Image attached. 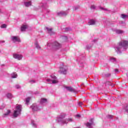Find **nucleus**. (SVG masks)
<instances>
[{
	"mask_svg": "<svg viewBox=\"0 0 128 128\" xmlns=\"http://www.w3.org/2000/svg\"><path fill=\"white\" fill-rule=\"evenodd\" d=\"M128 46V41L127 40H122L118 43V44L114 47V48L117 54H122L123 50H126Z\"/></svg>",
	"mask_w": 128,
	"mask_h": 128,
	"instance_id": "obj_1",
	"label": "nucleus"
},
{
	"mask_svg": "<svg viewBox=\"0 0 128 128\" xmlns=\"http://www.w3.org/2000/svg\"><path fill=\"white\" fill-rule=\"evenodd\" d=\"M64 118V116L60 115L59 117L58 118L57 122L62 126L64 124H67L68 122H74V120L72 118H68L66 119Z\"/></svg>",
	"mask_w": 128,
	"mask_h": 128,
	"instance_id": "obj_2",
	"label": "nucleus"
},
{
	"mask_svg": "<svg viewBox=\"0 0 128 128\" xmlns=\"http://www.w3.org/2000/svg\"><path fill=\"white\" fill-rule=\"evenodd\" d=\"M22 114V105H17L16 106V110L14 111L13 116L14 118H18Z\"/></svg>",
	"mask_w": 128,
	"mask_h": 128,
	"instance_id": "obj_3",
	"label": "nucleus"
},
{
	"mask_svg": "<svg viewBox=\"0 0 128 128\" xmlns=\"http://www.w3.org/2000/svg\"><path fill=\"white\" fill-rule=\"evenodd\" d=\"M32 112H38L41 110L42 107H40L36 104H33L30 107Z\"/></svg>",
	"mask_w": 128,
	"mask_h": 128,
	"instance_id": "obj_4",
	"label": "nucleus"
},
{
	"mask_svg": "<svg viewBox=\"0 0 128 128\" xmlns=\"http://www.w3.org/2000/svg\"><path fill=\"white\" fill-rule=\"evenodd\" d=\"M50 76L54 80H52L50 79H47L46 82H52V84H58V80H56V76L54 75H51Z\"/></svg>",
	"mask_w": 128,
	"mask_h": 128,
	"instance_id": "obj_5",
	"label": "nucleus"
},
{
	"mask_svg": "<svg viewBox=\"0 0 128 128\" xmlns=\"http://www.w3.org/2000/svg\"><path fill=\"white\" fill-rule=\"evenodd\" d=\"M54 48H55V50H58L60 48H62V44L58 43V42L56 41V42H54L53 43H52V44Z\"/></svg>",
	"mask_w": 128,
	"mask_h": 128,
	"instance_id": "obj_6",
	"label": "nucleus"
},
{
	"mask_svg": "<svg viewBox=\"0 0 128 128\" xmlns=\"http://www.w3.org/2000/svg\"><path fill=\"white\" fill-rule=\"evenodd\" d=\"M62 66L60 67V74H66V72L68 70V68H66V66H64V64H62Z\"/></svg>",
	"mask_w": 128,
	"mask_h": 128,
	"instance_id": "obj_7",
	"label": "nucleus"
},
{
	"mask_svg": "<svg viewBox=\"0 0 128 128\" xmlns=\"http://www.w3.org/2000/svg\"><path fill=\"white\" fill-rule=\"evenodd\" d=\"M90 122H87L86 126L88 128H93L92 126H94V118H92L90 120Z\"/></svg>",
	"mask_w": 128,
	"mask_h": 128,
	"instance_id": "obj_8",
	"label": "nucleus"
},
{
	"mask_svg": "<svg viewBox=\"0 0 128 128\" xmlns=\"http://www.w3.org/2000/svg\"><path fill=\"white\" fill-rule=\"evenodd\" d=\"M11 40L13 42H20V39L18 36H12L11 37Z\"/></svg>",
	"mask_w": 128,
	"mask_h": 128,
	"instance_id": "obj_9",
	"label": "nucleus"
},
{
	"mask_svg": "<svg viewBox=\"0 0 128 128\" xmlns=\"http://www.w3.org/2000/svg\"><path fill=\"white\" fill-rule=\"evenodd\" d=\"M68 11H61L57 13V14L58 16H68Z\"/></svg>",
	"mask_w": 128,
	"mask_h": 128,
	"instance_id": "obj_10",
	"label": "nucleus"
},
{
	"mask_svg": "<svg viewBox=\"0 0 128 128\" xmlns=\"http://www.w3.org/2000/svg\"><path fill=\"white\" fill-rule=\"evenodd\" d=\"M13 57L14 58L18 60H22V56L20 54H13Z\"/></svg>",
	"mask_w": 128,
	"mask_h": 128,
	"instance_id": "obj_11",
	"label": "nucleus"
},
{
	"mask_svg": "<svg viewBox=\"0 0 128 128\" xmlns=\"http://www.w3.org/2000/svg\"><path fill=\"white\" fill-rule=\"evenodd\" d=\"M65 88H66L68 92H76V90L72 88V86H66Z\"/></svg>",
	"mask_w": 128,
	"mask_h": 128,
	"instance_id": "obj_12",
	"label": "nucleus"
},
{
	"mask_svg": "<svg viewBox=\"0 0 128 128\" xmlns=\"http://www.w3.org/2000/svg\"><path fill=\"white\" fill-rule=\"evenodd\" d=\"M46 28L48 30V34H50V36H52L53 34H56L55 32H53L52 28H50L48 27H46Z\"/></svg>",
	"mask_w": 128,
	"mask_h": 128,
	"instance_id": "obj_13",
	"label": "nucleus"
},
{
	"mask_svg": "<svg viewBox=\"0 0 128 128\" xmlns=\"http://www.w3.org/2000/svg\"><path fill=\"white\" fill-rule=\"evenodd\" d=\"M96 21L93 19L90 20L88 22V26H94L96 24Z\"/></svg>",
	"mask_w": 128,
	"mask_h": 128,
	"instance_id": "obj_14",
	"label": "nucleus"
},
{
	"mask_svg": "<svg viewBox=\"0 0 128 128\" xmlns=\"http://www.w3.org/2000/svg\"><path fill=\"white\" fill-rule=\"evenodd\" d=\"M46 102H48L46 98H42L40 100V104H46Z\"/></svg>",
	"mask_w": 128,
	"mask_h": 128,
	"instance_id": "obj_15",
	"label": "nucleus"
},
{
	"mask_svg": "<svg viewBox=\"0 0 128 128\" xmlns=\"http://www.w3.org/2000/svg\"><path fill=\"white\" fill-rule=\"evenodd\" d=\"M24 4L25 6L28 8V6H32V1L24 2Z\"/></svg>",
	"mask_w": 128,
	"mask_h": 128,
	"instance_id": "obj_16",
	"label": "nucleus"
},
{
	"mask_svg": "<svg viewBox=\"0 0 128 128\" xmlns=\"http://www.w3.org/2000/svg\"><path fill=\"white\" fill-rule=\"evenodd\" d=\"M10 112H11L10 110H8L7 112L3 114L2 117L6 118V116H8V114H10Z\"/></svg>",
	"mask_w": 128,
	"mask_h": 128,
	"instance_id": "obj_17",
	"label": "nucleus"
},
{
	"mask_svg": "<svg viewBox=\"0 0 128 128\" xmlns=\"http://www.w3.org/2000/svg\"><path fill=\"white\" fill-rule=\"evenodd\" d=\"M28 28V26L26 25H23L21 27V32H24Z\"/></svg>",
	"mask_w": 128,
	"mask_h": 128,
	"instance_id": "obj_18",
	"label": "nucleus"
},
{
	"mask_svg": "<svg viewBox=\"0 0 128 128\" xmlns=\"http://www.w3.org/2000/svg\"><path fill=\"white\" fill-rule=\"evenodd\" d=\"M116 34H124V32L120 30H115Z\"/></svg>",
	"mask_w": 128,
	"mask_h": 128,
	"instance_id": "obj_19",
	"label": "nucleus"
},
{
	"mask_svg": "<svg viewBox=\"0 0 128 128\" xmlns=\"http://www.w3.org/2000/svg\"><path fill=\"white\" fill-rule=\"evenodd\" d=\"M12 78H18V74L16 73H12L11 74Z\"/></svg>",
	"mask_w": 128,
	"mask_h": 128,
	"instance_id": "obj_20",
	"label": "nucleus"
},
{
	"mask_svg": "<svg viewBox=\"0 0 128 128\" xmlns=\"http://www.w3.org/2000/svg\"><path fill=\"white\" fill-rule=\"evenodd\" d=\"M35 46L38 50H40V46L38 44V42H35Z\"/></svg>",
	"mask_w": 128,
	"mask_h": 128,
	"instance_id": "obj_21",
	"label": "nucleus"
},
{
	"mask_svg": "<svg viewBox=\"0 0 128 128\" xmlns=\"http://www.w3.org/2000/svg\"><path fill=\"white\" fill-rule=\"evenodd\" d=\"M121 18L124 19L128 18V14H122Z\"/></svg>",
	"mask_w": 128,
	"mask_h": 128,
	"instance_id": "obj_22",
	"label": "nucleus"
},
{
	"mask_svg": "<svg viewBox=\"0 0 128 128\" xmlns=\"http://www.w3.org/2000/svg\"><path fill=\"white\" fill-rule=\"evenodd\" d=\"M6 96L8 98H12V94L10 93H8L6 94Z\"/></svg>",
	"mask_w": 128,
	"mask_h": 128,
	"instance_id": "obj_23",
	"label": "nucleus"
},
{
	"mask_svg": "<svg viewBox=\"0 0 128 128\" xmlns=\"http://www.w3.org/2000/svg\"><path fill=\"white\" fill-rule=\"evenodd\" d=\"M31 124H32L34 128H36V124L34 121H32Z\"/></svg>",
	"mask_w": 128,
	"mask_h": 128,
	"instance_id": "obj_24",
	"label": "nucleus"
},
{
	"mask_svg": "<svg viewBox=\"0 0 128 128\" xmlns=\"http://www.w3.org/2000/svg\"><path fill=\"white\" fill-rule=\"evenodd\" d=\"M92 48V45H87L86 46V50H90Z\"/></svg>",
	"mask_w": 128,
	"mask_h": 128,
	"instance_id": "obj_25",
	"label": "nucleus"
},
{
	"mask_svg": "<svg viewBox=\"0 0 128 128\" xmlns=\"http://www.w3.org/2000/svg\"><path fill=\"white\" fill-rule=\"evenodd\" d=\"M1 28H6V24H2L0 26Z\"/></svg>",
	"mask_w": 128,
	"mask_h": 128,
	"instance_id": "obj_26",
	"label": "nucleus"
},
{
	"mask_svg": "<svg viewBox=\"0 0 128 128\" xmlns=\"http://www.w3.org/2000/svg\"><path fill=\"white\" fill-rule=\"evenodd\" d=\"M30 98H26V104H28V102H30Z\"/></svg>",
	"mask_w": 128,
	"mask_h": 128,
	"instance_id": "obj_27",
	"label": "nucleus"
},
{
	"mask_svg": "<svg viewBox=\"0 0 128 128\" xmlns=\"http://www.w3.org/2000/svg\"><path fill=\"white\" fill-rule=\"evenodd\" d=\"M62 38L64 40V42H66V40H68V37L66 36H62Z\"/></svg>",
	"mask_w": 128,
	"mask_h": 128,
	"instance_id": "obj_28",
	"label": "nucleus"
},
{
	"mask_svg": "<svg viewBox=\"0 0 128 128\" xmlns=\"http://www.w3.org/2000/svg\"><path fill=\"white\" fill-rule=\"evenodd\" d=\"M106 118H114V116H112V115H108L106 116Z\"/></svg>",
	"mask_w": 128,
	"mask_h": 128,
	"instance_id": "obj_29",
	"label": "nucleus"
},
{
	"mask_svg": "<svg viewBox=\"0 0 128 128\" xmlns=\"http://www.w3.org/2000/svg\"><path fill=\"white\" fill-rule=\"evenodd\" d=\"M42 8H44L46 9V10L47 12H50V10H48V9H46V8L44 7V6L42 5Z\"/></svg>",
	"mask_w": 128,
	"mask_h": 128,
	"instance_id": "obj_30",
	"label": "nucleus"
},
{
	"mask_svg": "<svg viewBox=\"0 0 128 128\" xmlns=\"http://www.w3.org/2000/svg\"><path fill=\"white\" fill-rule=\"evenodd\" d=\"M100 10H106V12H107L108 10V9L106 8H104L102 7H100Z\"/></svg>",
	"mask_w": 128,
	"mask_h": 128,
	"instance_id": "obj_31",
	"label": "nucleus"
},
{
	"mask_svg": "<svg viewBox=\"0 0 128 128\" xmlns=\"http://www.w3.org/2000/svg\"><path fill=\"white\" fill-rule=\"evenodd\" d=\"M91 10H95L96 9V6L94 5H92L90 6Z\"/></svg>",
	"mask_w": 128,
	"mask_h": 128,
	"instance_id": "obj_32",
	"label": "nucleus"
},
{
	"mask_svg": "<svg viewBox=\"0 0 128 128\" xmlns=\"http://www.w3.org/2000/svg\"><path fill=\"white\" fill-rule=\"evenodd\" d=\"M106 84H108V86H111L112 85V83H110V82L108 81L106 82Z\"/></svg>",
	"mask_w": 128,
	"mask_h": 128,
	"instance_id": "obj_33",
	"label": "nucleus"
},
{
	"mask_svg": "<svg viewBox=\"0 0 128 128\" xmlns=\"http://www.w3.org/2000/svg\"><path fill=\"white\" fill-rule=\"evenodd\" d=\"M15 88H16L18 89V88H20V85L17 84L16 86H15Z\"/></svg>",
	"mask_w": 128,
	"mask_h": 128,
	"instance_id": "obj_34",
	"label": "nucleus"
},
{
	"mask_svg": "<svg viewBox=\"0 0 128 128\" xmlns=\"http://www.w3.org/2000/svg\"><path fill=\"white\" fill-rule=\"evenodd\" d=\"M80 8V6H77L74 7V10H78Z\"/></svg>",
	"mask_w": 128,
	"mask_h": 128,
	"instance_id": "obj_35",
	"label": "nucleus"
},
{
	"mask_svg": "<svg viewBox=\"0 0 128 128\" xmlns=\"http://www.w3.org/2000/svg\"><path fill=\"white\" fill-rule=\"evenodd\" d=\"M124 110H125L126 112L128 113V106H126L125 107Z\"/></svg>",
	"mask_w": 128,
	"mask_h": 128,
	"instance_id": "obj_36",
	"label": "nucleus"
},
{
	"mask_svg": "<svg viewBox=\"0 0 128 128\" xmlns=\"http://www.w3.org/2000/svg\"><path fill=\"white\" fill-rule=\"evenodd\" d=\"M111 62H116V59L114 58H110Z\"/></svg>",
	"mask_w": 128,
	"mask_h": 128,
	"instance_id": "obj_37",
	"label": "nucleus"
},
{
	"mask_svg": "<svg viewBox=\"0 0 128 128\" xmlns=\"http://www.w3.org/2000/svg\"><path fill=\"white\" fill-rule=\"evenodd\" d=\"M5 106L4 105L2 106V107H0V110H4V108Z\"/></svg>",
	"mask_w": 128,
	"mask_h": 128,
	"instance_id": "obj_38",
	"label": "nucleus"
},
{
	"mask_svg": "<svg viewBox=\"0 0 128 128\" xmlns=\"http://www.w3.org/2000/svg\"><path fill=\"white\" fill-rule=\"evenodd\" d=\"M106 76L107 78H108V76H110V74H106Z\"/></svg>",
	"mask_w": 128,
	"mask_h": 128,
	"instance_id": "obj_39",
	"label": "nucleus"
},
{
	"mask_svg": "<svg viewBox=\"0 0 128 128\" xmlns=\"http://www.w3.org/2000/svg\"><path fill=\"white\" fill-rule=\"evenodd\" d=\"M78 104H79V106H82V102H80L78 103Z\"/></svg>",
	"mask_w": 128,
	"mask_h": 128,
	"instance_id": "obj_40",
	"label": "nucleus"
},
{
	"mask_svg": "<svg viewBox=\"0 0 128 128\" xmlns=\"http://www.w3.org/2000/svg\"><path fill=\"white\" fill-rule=\"evenodd\" d=\"M114 72H118V69H115V70H114Z\"/></svg>",
	"mask_w": 128,
	"mask_h": 128,
	"instance_id": "obj_41",
	"label": "nucleus"
},
{
	"mask_svg": "<svg viewBox=\"0 0 128 128\" xmlns=\"http://www.w3.org/2000/svg\"><path fill=\"white\" fill-rule=\"evenodd\" d=\"M76 116L77 118H80V114H77V115Z\"/></svg>",
	"mask_w": 128,
	"mask_h": 128,
	"instance_id": "obj_42",
	"label": "nucleus"
},
{
	"mask_svg": "<svg viewBox=\"0 0 128 128\" xmlns=\"http://www.w3.org/2000/svg\"><path fill=\"white\" fill-rule=\"evenodd\" d=\"M47 46H50V44L48 43Z\"/></svg>",
	"mask_w": 128,
	"mask_h": 128,
	"instance_id": "obj_43",
	"label": "nucleus"
},
{
	"mask_svg": "<svg viewBox=\"0 0 128 128\" xmlns=\"http://www.w3.org/2000/svg\"><path fill=\"white\" fill-rule=\"evenodd\" d=\"M4 42V40H3V41H0V44H2Z\"/></svg>",
	"mask_w": 128,
	"mask_h": 128,
	"instance_id": "obj_44",
	"label": "nucleus"
},
{
	"mask_svg": "<svg viewBox=\"0 0 128 128\" xmlns=\"http://www.w3.org/2000/svg\"><path fill=\"white\" fill-rule=\"evenodd\" d=\"M120 22V24H124V22L122 21H121Z\"/></svg>",
	"mask_w": 128,
	"mask_h": 128,
	"instance_id": "obj_45",
	"label": "nucleus"
},
{
	"mask_svg": "<svg viewBox=\"0 0 128 128\" xmlns=\"http://www.w3.org/2000/svg\"><path fill=\"white\" fill-rule=\"evenodd\" d=\"M82 64V65H81L80 66H82V68L84 66V64Z\"/></svg>",
	"mask_w": 128,
	"mask_h": 128,
	"instance_id": "obj_46",
	"label": "nucleus"
},
{
	"mask_svg": "<svg viewBox=\"0 0 128 128\" xmlns=\"http://www.w3.org/2000/svg\"><path fill=\"white\" fill-rule=\"evenodd\" d=\"M31 82H34V80H32L30 81Z\"/></svg>",
	"mask_w": 128,
	"mask_h": 128,
	"instance_id": "obj_47",
	"label": "nucleus"
},
{
	"mask_svg": "<svg viewBox=\"0 0 128 128\" xmlns=\"http://www.w3.org/2000/svg\"><path fill=\"white\" fill-rule=\"evenodd\" d=\"M66 30H68V28H66Z\"/></svg>",
	"mask_w": 128,
	"mask_h": 128,
	"instance_id": "obj_48",
	"label": "nucleus"
},
{
	"mask_svg": "<svg viewBox=\"0 0 128 128\" xmlns=\"http://www.w3.org/2000/svg\"><path fill=\"white\" fill-rule=\"evenodd\" d=\"M0 12H2L0 11Z\"/></svg>",
	"mask_w": 128,
	"mask_h": 128,
	"instance_id": "obj_49",
	"label": "nucleus"
},
{
	"mask_svg": "<svg viewBox=\"0 0 128 128\" xmlns=\"http://www.w3.org/2000/svg\"><path fill=\"white\" fill-rule=\"evenodd\" d=\"M82 86H84V84H82Z\"/></svg>",
	"mask_w": 128,
	"mask_h": 128,
	"instance_id": "obj_50",
	"label": "nucleus"
},
{
	"mask_svg": "<svg viewBox=\"0 0 128 128\" xmlns=\"http://www.w3.org/2000/svg\"><path fill=\"white\" fill-rule=\"evenodd\" d=\"M94 42H96V40H94Z\"/></svg>",
	"mask_w": 128,
	"mask_h": 128,
	"instance_id": "obj_51",
	"label": "nucleus"
}]
</instances>
